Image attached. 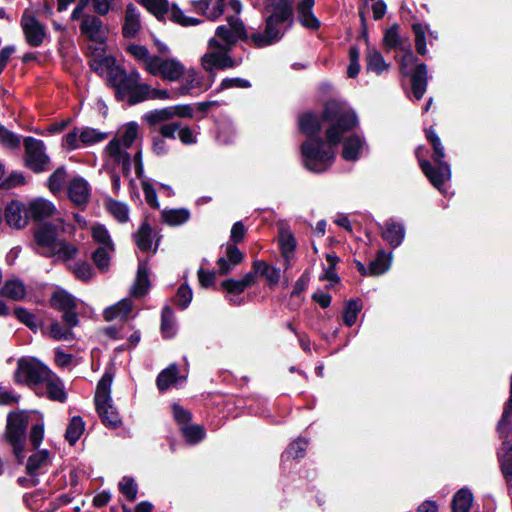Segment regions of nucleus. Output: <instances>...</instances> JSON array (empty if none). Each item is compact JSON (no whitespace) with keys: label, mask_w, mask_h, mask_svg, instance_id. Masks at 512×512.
Masks as SVG:
<instances>
[{"label":"nucleus","mask_w":512,"mask_h":512,"mask_svg":"<svg viewBox=\"0 0 512 512\" xmlns=\"http://www.w3.org/2000/svg\"><path fill=\"white\" fill-rule=\"evenodd\" d=\"M324 119L330 123L326 131L327 142L309 139L301 146L305 167L316 173L327 170L335 159L336 146L342 135L357 124L356 115L344 104L330 101L324 110Z\"/></svg>","instance_id":"nucleus-1"},{"label":"nucleus","mask_w":512,"mask_h":512,"mask_svg":"<svg viewBox=\"0 0 512 512\" xmlns=\"http://www.w3.org/2000/svg\"><path fill=\"white\" fill-rule=\"evenodd\" d=\"M127 51L144 71L163 81L177 82L185 74L184 64L175 57L151 54L145 46L139 44L129 45Z\"/></svg>","instance_id":"nucleus-2"},{"label":"nucleus","mask_w":512,"mask_h":512,"mask_svg":"<svg viewBox=\"0 0 512 512\" xmlns=\"http://www.w3.org/2000/svg\"><path fill=\"white\" fill-rule=\"evenodd\" d=\"M269 16L266 18L264 32L251 34V42L256 47L274 44L284 34L282 25H292L294 19V0H270L266 6Z\"/></svg>","instance_id":"nucleus-3"},{"label":"nucleus","mask_w":512,"mask_h":512,"mask_svg":"<svg viewBox=\"0 0 512 512\" xmlns=\"http://www.w3.org/2000/svg\"><path fill=\"white\" fill-rule=\"evenodd\" d=\"M63 231L64 226L61 220H56L54 224H43L36 230L34 237L42 254L56 257L61 261H67L76 255V247L60 238V233Z\"/></svg>","instance_id":"nucleus-4"},{"label":"nucleus","mask_w":512,"mask_h":512,"mask_svg":"<svg viewBox=\"0 0 512 512\" xmlns=\"http://www.w3.org/2000/svg\"><path fill=\"white\" fill-rule=\"evenodd\" d=\"M139 137V125L136 122H129L122 125L114 138L105 148L106 153L118 164L122 165L125 176L129 174L131 167V156L127 152Z\"/></svg>","instance_id":"nucleus-5"},{"label":"nucleus","mask_w":512,"mask_h":512,"mask_svg":"<svg viewBox=\"0 0 512 512\" xmlns=\"http://www.w3.org/2000/svg\"><path fill=\"white\" fill-rule=\"evenodd\" d=\"M427 138L433 146V160L438 167L435 169L427 160H421L420 167L433 186L442 191V186L451 177L450 166L443 160L445 157L444 147L442 146L439 137L432 129L427 131Z\"/></svg>","instance_id":"nucleus-6"},{"label":"nucleus","mask_w":512,"mask_h":512,"mask_svg":"<svg viewBox=\"0 0 512 512\" xmlns=\"http://www.w3.org/2000/svg\"><path fill=\"white\" fill-rule=\"evenodd\" d=\"M113 376L106 372L97 384L95 391V405L102 422L111 428H116L121 424V419L116 408L113 406L111 398V385Z\"/></svg>","instance_id":"nucleus-7"},{"label":"nucleus","mask_w":512,"mask_h":512,"mask_svg":"<svg viewBox=\"0 0 512 512\" xmlns=\"http://www.w3.org/2000/svg\"><path fill=\"white\" fill-rule=\"evenodd\" d=\"M106 75L108 82L116 89L117 98L125 100L130 104L136 87L141 80L140 73L134 70L127 74L125 70L115 63Z\"/></svg>","instance_id":"nucleus-8"},{"label":"nucleus","mask_w":512,"mask_h":512,"mask_svg":"<svg viewBox=\"0 0 512 512\" xmlns=\"http://www.w3.org/2000/svg\"><path fill=\"white\" fill-rule=\"evenodd\" d=\"M50 371L51 370L38 359L23 357L17 362L15 380L18 383L35 387L41 384L45 378L49 377Z\"/></svg>","instance_id":"nucleus-9"},{"label":"nucleus","mask_w":512,"mask_h":512,"mask_svg":"<svg viewBox=\"0 0 512 512\" xmlns=\"http://www.w3.org/2000/svg\"><path fill=\"white\" fill-rule=\"evenodd\" d=\"M143 6L161 20H171L182 26H194L200 23V20L185 16L176 6H169L166 0H140Z\"/></svg>","instance_id":"nucleus-10"},{"label":"nucleus","mask_w":512,"mask_h":512,"mask_svg":"<svg viewBox=\"0 0 512 512\" xmlns=\"http://www.w3.org/2000/svg\"><path fill=\"white\" fill-rule=\"evenodd\" d=\"M208 51L201 57V65L207 72L215 69L233 68L237 65L229 55V48L223 46L216 38H211L208 42Z\"/></svg>","instance_id":"nucleus-11"},{"label":"nucleus","mask_w":512,"mask_h":512,"mask_svg":"<svg viewBox=\"0 0 512 512\" xmlns=\"http://www.w3.org/2000/svg\"><path fill=\"white\" fill-rule=\"evenodd\" d=\"M27 424V417L22 412H14L8 415L6 438L13 446L14 453L20 461L22 460Z\"/></svg>","instance_id":"nucleus-12"},{"label":"nucleus","mask_w":512,"mask_h":512,"mask_svg":"<svg viewBox=\"0 0 512 512\" xmlns=\"http://www.w3.org/2000/svg\"><path fill=\"white\" fill-rule=\"evenodd\" d=\"M108 137L105 132L90 127L74 128L67 133L63 140V146L69 150H75L82 145L90 146L102 142Z\"/></svg>","instance_id":"nucleus-13"},{"label":"nucleus","mask_w":512,"mask_h":512,"mask_svg":"<svg viewBox=\"0 0 512 512\" xmlns=\"http://www.w3.org/2000/svg\"><path fill=\"white\" fill-rule=\"evenodd\" d=\"M63 323L52 321L45 329V334L56 341H70L75 338L73 328L79 325L75 311H66L62 315Z\"/></svg>","instance_id":"nucleus-14"},{"label":"nucleus","mask_w":512,"mask_h":512,"mask_svg":"<svg viewBox=\"0 0 512 512\" xmlns=\"http://www.w3.org/2000/svg\"><path fill=\"white\" fill-rule=\"evenodd\" d=\"M224 42L223 46L231 48L239 39H245L251 42V36L248 37L245 25L237 16H228L226 24L220 25L216 29V39Z\"/></svg>","instance_id":"nucleus-15"},{"label":"nucleus","mask_w":512,"mask_h":512,"mask_svg":"<svg viewBox=\"0 0 512 512\" xmlns=\"http://www.w3.org/2000/svg\"><path fill=\"white\" fill-rule=\"evenodd\" d=\"M26 165L35 172H41L47 168L49 157L45 153V145L41 140L33 137L24 139Z\"/></svg>","instance_id":"nucleus-16"},{"label":"nucleus","mask_w":512,"mask_h":512,"mask_svg":"<svg viewBox=\"0 0 512 512\" xmlns=\"http://www.w3.org/2000/svg\"><path fill=\"white\" fill-rule=\"evenodd\" d=\"M21 27L27 43L32 47L40 46L46 37L44 26L32 15L25 11L21 18Z\"/></svg>","instance_id":"nucleus-17"},{"label":"nucleus","mask_w":512,"mask_h":512,"mask_svg":"<svg viewBox=\"0 0 512 512\" xmlns=\"http://www.w3.org/2000/svg\"><path fill=\"white\" fill-rule=\"evenodd\" d=\"M177 97L179 96L175 95V89L172 92H170L167 89L153 88L151 87V85L140 81L138 86L136 87L130 105L142 102L147 99L167 100L175 99Z\"/></svg>","instance_id":"nucleus-18"},{"label":"nucleus","mask_w":512,"mask_h":512,"mask_svg":"<svg viewBox=\"0 0 512 512\" xmlns=\"http://www.w3.org/2000/svg\"><path fill=\"white\" fill-rule=\"evenodd\" d=\"M29 219L28 205L25 206L19 201H12L5 208L6 223L15 229L26 227Z\"/></svg>","instance_id":"nucleus-19"},{"label":"nucleus","mask_w":512,"mask_h":512,"mask_svg":"<svg viewBox=\"0 0 512 512\" xmlns=\"http://www.w3.org/2000/svg\"><path fill=\"white\" fill-rule=\"evenodd\" d=\"M315 0H300L296 5L297 19L300 24L310 30H317L320 27V21L313 14Z\"/></svg>","instance_id":"nucleus-20"},{"label":"nucleus","mask_w":512,"mask_h":512,"mask_svg":"<svg viewBox=\"0 0 512 512\" xmlns=\"http://www.w3.org/2000/svg\"><path fill=\"white\" fill-rule=\"evenodd\" d=\"M244 258L243 253L234 245L227 244L225 248V256L220 257L217 261L220 275L230 273L235 266L240 264Z\"/></svg>","instance_id":"nucleus-21"},{"label":"nucleus","mask_w":512,"mask_h":512,"mask_svg":"<svg viewBox=\"0 0 512 512\" xmlns=\"http://www.w3.org/2000/svg\"><path fill=\"white\" fill-rule=\"evenodd\" d=\"M50 465L51 457L49 452L47 450H39L28 458L26 471L30 476L35 477L46 471Z\"/></svg>","instance_id":"nucleus-22"},{"label":"nucleus","mask_w":512,"mask_h":512,"mask_svg":"<svg viewBox=\"0 0 512 512\" xmlns=\"http://www.w3.org/2000/svg\"><path fill=\"white\" fill-rule=\"evenodd\" d=\"M29 218L40 221L55 214V206L48 200L36 198L28 203Z\"/></svg>","instance_id":"nucleus-23"},{"label":"nucleus","mask_w":512,"mask_h":512,"mask_svg":"<svg viewBox=\"0 0 512 512\" xmlns=\"http://www.w3.org/2000/svg\"><path fill=\"white\" fill-rule=\"evenodd\" d=\"M80 30L83 35L93 41L102 42V21L94 15H85L82 19Z\"/></svg>","instance_id":"nucleus-24"},{"label":"nucleus","mask_w":512,"mask_h":512,"mask_svg":"<svg viewBox=\"0 0 512 512\" xmlns=\"http://www.w3.org/2000/svg\"><path fill=\"white\" fill-rule=\"evenodd\" d=\"M225 0H201L194 3L197 12L210 20L218 19L224 12Z\"/></svg>","instance_id":"nucleus-25"},{"label":"nucleus","mask_w":512,"mask_h":512,"mask_svg":"<svg viewBox=\"0 0 512 512\" xmlns=\"http://www.w3.org/2000/svg\"><path fill=\"white\" fill-rule=\"evenodd\" d=\"M132 302L130 299H123L117 304L106 308L103 312V316L106 321H124L129 318L132 311Z\"/></svg>","instance_id":"nucleus-26"},{"label":"nucleus","mask_w":512,"mask_h":512,"mask_svg":"<svg viewBox=\"0 0 512 512\" xmlns=\"http://www.w3.org/2000/svg\"><path fill=\"white\" fill-rule=\"evenodd\" d=\"M69 198L77 205L85 204L90 195L88 183L82 178L73 179L68 187Z\"/></svg>","instance_id":"nucleus-27"},{"label":"nucleus","mask_w":512,"mask_h":512,"mask_svg":"<svg viewBox=\"0 0 512 512\" xmlns=\"http://www.w3.org/2000/svg\"><path fill=\"white\" fill-rule=\"evenodd\" d=\"M122 30L127 38L135 37L141 30L140 14L133 5L126 8Z\"/></svg>","instance_id":"nucleus-28"},{"label":"nucleus","mask_w":512,"mask_h":512,"mask_svg":"<svg viewBox=\"0 0 512 512\" xmlns=\"http://www.w3.org/2000/svg\"><path fill=\"white\" fill-rule=\"evenodd\" d=\"M42 384H45L47 395L51 400L59 402L66 400L67 395L64 390L63 382L52 371L49 372V377L45 378Z\"/></svg>","instance_id":"nucleus-29"},{"label":"nucleus","mask_w":512,"mask_h":512,"mask_svg":"<svg viewBox=\"0 0 512 512\" xmlns=\"http://www.w3.org/2000/svg\"><path fill=\"white\" fill-rule=\"evenodd\" d=\"M412 92L416 99H420L427 87V67L424 64H418L411 76Z\"/></svg>","instance_id":"nucleus-30"},{"label":"nucleus","mask_w":512,"mask_h":512,"mask_svg":"<svg viewBox=\"0 0 512 512\" xmlns=\"http://www.w3.org/2000/svg\"><path fill=\"white\" fill-rule=\"evenodd\" d=\"M50 301L53 308L63 313L66 311H75L77 307L75 298L64 290L55 291Z\"/></svg>","instance_id":"nucleus-31"},{"label":"nucleus","mask_w":512,"mask_h":512,"mask_svg":"<svg viewBox=\"0 0 512 512\" xmlns=\"http://www.w3.org/2000/svg\"><path fill=\"white\" fill-rule=\"evenodd\" d=\"M150 287L148 268L146 263H140L136 275V280L131 288V294L134 297L144 296Z\"/></svg>","instance_id":"nucleus-32"},{"label":"nucleus","mask_w":512,"mask_h":512,"mask_svg":"<svg viewBox=\"0 0 512 512\" xmlns=\"http://www.w3.org/2000/svg\"><path fill=\"white\" fill-rule=\"evenodd\" d=\"M279 245L282 256L285 259L286 268L290 266V260L296 246V241L292 233L287 229H281L279 233Z\"/></svg>","instance_id":"nucleus-33"},{"label":"nucleus","mask_w":512,"mask_h":512,"mask_svg":"<svg viewBox=\"0 0 512 512\" xmlns=\"http://www.w3.org/2000/svg\"><path fill=\"white\" fill-rule=\"evenodd\" d=\"M137 247L142 251H150L153 247L154 234L152 227L143 223L134 235Z\"/></svg>","instance_id":"nucleus-34"},{"label":"nucleus","mask_w":512,"mask_h":512,"mask_svg":"<svg viewBox=\"0 0 512 512\" xmlns=\"http://www.w3.org/2000/svg\"><path fill=\"white\" fill-rule=\"evenodd\" d=\"M366 68L376 74H381L389 68V64L385 62L378 50L369 48L366 53Z\"/></svg>","instance_id":"nucleus-35"},{"label":"nucleus","mask_w":512,"mask_h":512,"mask_svg":"<svg viewBox=\"0 0 512 512\" xmlns=\"http://www.w3.org/2000/svg\"><path fill=\"white\" fill-rule=\"evenodd\" d=\"M161 218L164 223L170 226H178L189 220L190 212L185 208L163 210Z\"/></svg>","instance_id":"nucleus-36"},{"label":"nucleus","mask_w":512,"mask_h":512,"mask_svg":"<svg viewBox=\"0 0 512 512\" xmlns=\"http://www.w3.org/2000/svg\"><path fill=\"white\" fill-rule=\"evenodd\" d=\"M198 88H203L202 79L194 70H189L185 81L175 88V95L179 97L188 95L192 90Z\"/></svg>","instance_id":"nucleus-37"},{"label":"nucleus","mask_w":512,"mask_h":512,"mask_svg":"<svg viewBox=\"0 0 512 512\" xmlns=\"http://www.w3.org/2000/svg\"><path fill=\"white\" fill-rule=\"evenodd\" d=\"M383 238L392 246H398L404 238V228L401 224L394 221H388L383 230Z\"/></svg>","instance_id":"nucleus-38"},{"label":"nucleus","mask_w":512,"mask_h":512,"mask_svg":"<svg viewBox=\"0 0 512 512\" xmlns=\"http://www.w3.org/2000/svg\"><path fill=\"white\" fill-rule=\"evenodd\" d=\"M2 296L12 300H22L26 294L24 284L17 280L11 279L6 281L3 288L1 289Z\"/></svg>","instance_id":"nucleus-39"},{"label":"nucleus","mask_w":512,"mask_h":512,"mask_svg":"<svg viewBox=\"0 0 512 512\" xmlns=\"http://www.w3.org/2000/svg\"><path fill=\"white\" fill-rule=\"evenodd\" d=\"M473 501L472 493L467 489L459 490L452 502L453 512H468Z\"/></svg>","instance_id":"nucleus-40"},{"label":"nucleus","mask_w":512,"mask_h":512,"mask_svg":"<svg viewBox=\"0 0 512 512\" xmlns=\"http://www.w3.org/2000/svg\"><path fill=\"white\" fill-rule=\"evenodd\" d=\"M363 147V142L359 137L353 136L345 140L342 157L348 161H354L358 158L359 152Z\"/></svg>","instance_id":"nucleus-41"},{"label":"nucleus","mask_w":512,"mask_h":512,"mask_svg":"<svg viewBox=\"0 0 512 512\" xmlns=\"http://www.w3.org/2000/svg\"><path fill=\"white\" fill-rule=\"evenodd\" d=\"M84 429H85V424H84L82 418L79 416L73 417L71 419V421L67 427L66 433H65V437H66L67 441L71 445H74L79 440L81 435L83 434Z\"/></svg>","instance_id":"nucleus-42"},{"label":"nucleus","mask_w":512,"mask_h":512,"mask_svg":"<svg viewBox=\"0 0 512 512\" xmlns=\"http://www.w3.org/2000/svg\"><path fill=\"white\" fill-rule=\"evenodd\" d=\"M109 213L119 222L123 223L129 219V208L125 203L109 199L106 202Z\"/></svg>","instance_id":"nucleus-43"},{"label":"nucleus","mask_w":512,"mask_h":512,"mask_svg":"<svg viewBox=\"0 0 512 512\" xmlns=\"http://www.w3.org/2000/svg\"><path fill=\"white\" fill-rule=\"evenodd\" d=\"M301 131L306 135H314L321 129L319 119L310 113L304 114L299 120Z\"/></svg>","instance_id":"nucleus-44"},{"label":"nucleus","mask_w":512,"mask_h":512,"mask_svg":"<svg viewBox=\"0 0 512 512\" xmlns=\"http://www.w3.org/2000/svg\"><path fill=\"white\" fill-rule=\"evenodd\" d=\"M21 144V137L0 125V145L6 149H18Z\"/></svg>","instance_id":"nucleus-45"},{"label":"nucleus","mask_w":512,"mask_h":512,"mask_svg":"<svg viewBox=\"0 0 512 512\" xmlns=\"http://www.w3.org/2000/svg\"><path fill=\"white\" fill-rule=\"evenodd\" d=\"M91 233L95 242L101 244L102 247H107L110 251H113V243L111 241L110 234L104 225H93L91 228Z\"/></svg>","instance_id":"nucleus-46"},{"label":"nucleus","mask_w":512,"mask_h":512,"mask_svg":"<svg viewBox=\"0 0 512 512\" xmlns=\"http://www.w3.org/2000/svg\"><path fill=\"white\" fill-rule=\"evenodd\" d=\"M177 381V367L169 366L163 370L157 378V386L159 390L164 391Z\"/></svg>","instance_id":"nucleus-47"},{"label":"nucleus","mask_w":512,"mask_h":512,"mask_svg":"<svg viewBox=\"0 0 512 512\" xmlns=\"http://www.w3.org/2000/svg\"><path fill=\"white\" fill-rule=\"evenodd\" d=\"M390 263V258L383 252H379L369 265V274L374 276L383 274L389 269Z\"/></svg>","instance_id":"nucleus-48"},{"label":"nucleus","mask_w":512,"mask_h":512,"mask_svg":"<svg viewBox=\"0 0 512 512\" xmlns=\"http://www.w3.org/2000/svg\"><path fill=\"white\" fill-rule=\"evenodd\" d=\"M115 62V58L112 56H100L90 61V67L98 74L104 75L108 73Z\"/></svg>","instance_id":"nucleus-49"},{"label":"nucleus","mask_w":512,"mask_h":512,"mask_svg":"<svg viewBox=\"0 0 512 512\" xmlns=\"http://www.w3.org/2000/svg\"><path fill=\"white\" fill-rule=\"evenodd\" d=\"M161 331L166 338H171L175 334L173 312L169 307H165L162 311Z\"/></svg>","instance_id":"nucleus-50"},{"label":"nucleus","mask_w":512,"mask_h":512,"mask_svg":"<svg viewBox=\"0 0 512 512\" xmlns=\"http://www.w3.org/2000/svg\"><path fill=\"white\" fill-rule=\"evenodd\" d=\"M173 119L171 107L153 110L145 115V120L150 125Z\"/></svg>","instance_id":"nucleus-51"},{"label":"nucleus","mask_w":512,"mask_h":512,"mask_svg":"<svg viewBox=\"0 0 512 512\" xmlns=\"http://www.w3.org/2000/svg\"><path fill=\"white\" fill-rule=\"evenodd\" d=\"M412 29L415 35V45L417 52L421 55H425L427 53L425 41V34L427 29L420 23L413 24Z\"/></svg>","instance_id":"nucleus-52"},{"label":"nucleus","mask_w":512,"mask_h":512,"mask_svg":"<svg viewBox=\"0 0 512 512\" xmlns=\"http://www.w3.org/2000/svg\"><path fill=\"white\" fill-rule=\"evenodd\" d=\"M360 309V304L355 300H349L346 303L343 320L347 326H352L356 322Z\"/></svg>","instance_id":"nucleus-53"},{"label":"nucleus","mask_w":512,"mask_h":512,"mask_svg":"<svg viewBox=\"0 0 512 512\" xmlns=\"http://www.w3.org/2000/svg\"><path fill=\"white\" fill-rule=\"evenodd\" d=\"M119 489L130 501H134L137 495V484L130 477H124L119 483Z\"/></svg>","instance_id":"nucleus-54"},{"label":"nucleus","mask_w":512,"mask_h":512,"mask_svg":"<svg viewBox=\"0 0 512 512\" xmlns=\"http://www.w3.org/2000/svg\"><path fill=\"white\" fill-rule=\"evenodd\" d=\"M184 437L188 442L195 443L204 437V430L198 425H185L182 427Z\"/></svg>","instance_id":"nucleus-55"},{"label":"nucleus","mask_w":512,"mask_h":512,"mask_svg":"<svg viewBox=\"0 0 512 512\" xmlns=\"http://www.w3.org/2000/svg\"><path fill=\"white\" fill-rule=\"evenodd\" d=\"M66 181V171L64 168H58L49 178V189L52 192L59 191Z\"/></svg>","instance_id":"nucleus-56"},{"label":"nucleus","mask_w":512,"mask_h":512,"mask_svg":"<svg viewBox=\"0 0 512 512\" xmlns=\"http://www.w3.org/2000/svg\"><path fill=\"white\" fill-rule=\"evenodd\" d=\"M109 248L99 247L93 254V260L100 270H106L109 265Z\"/></svg>","instance_id":"nucleus-57"},{"label":"nucleus","mask_w":512,"mask_h":512,"mask_svg":"<svg viewBox=\"0 0 512 512\" xmlns=\"http://www.w3.org/2000/svg\"><path fill=\"white\" fill-rule=\"evenodd\" d=\"M72 271L76 278L82 281H89L93 277L92 268L87 263H75L72 267Z\"/></svg>","instance_id":"nucleus-58"},{"label":"nucleus","mask_w":512,"mask_h":512,"mask_svg":"<svg viewBox=\"0 0 512 512\" xmlns=\"http://www.w3.org/2000/svg\"><path fill=\"white\" fill-rule=\"evenodd\" d=\"M192 300V291L188 286L179 287L176 294V302L181 308H186Z\"/></svg>","instance_id":"nucleus-59"},{"label":"nucleus","mask_w":512,"mask_h":512,"mask_svg":"<svg viewBox=\"0 0 512 512\" xmlns=\"http://www.w3.org/2000/svg\"><path fill=\"white\" fill-rule=\"evenodd\" d=\"M142 189L147 203L153 208H158L159 203L157 200L156 191L153 186L147 181H142Z\"/></svg>","instance_id":"nucleus-60"},{"label":"nucleus","mask_w":512,"mask_h":512,"mask_svg":"<svg viewBox=\"0 0 512 512\" xmlns=\"http://www.w3.org/2000/svg\"><path fill=\"white\" fill-rule=\"evenodd\" d=\"M15 315L21 322L26 324L31 329H35L37 327L36 318L29 311H27L23 308H16Z\"/></svg>","instance_id":"nucleus-61"},{"label":"nucleus","mask_w":512,"mask_h":512,"mask_svg":"<svg viewBox=\"0 0 512 512\" xmlns=\"http://www.w3.org/2000/svg\"><path fill=\"white\" fill-rule=\"evenodd\" d=\"M307 447V442L304 439H298L293 442L287 450V455L292 458H300Z\"/></svg>","instance_id":"nucleus-62"},{"label":"nucleus","mask_w":512,"mask_h":512,"mask_svg":"<svg viewBox=\"0 0 512 512\" xmlns=\"http://www.w3.org/2000/svg\"><path fill=\"white\" fill-rule=\"evenodd\" d=\"M398 44H399L398 26L394 25L386 31L385 36H384V45L387 48H394V47H397Z\"/></svg>","instance_id":"nucleus-63"},{"label":"nucleus","mask_w":512,"mask_h":512,"mask_svg":"<svg viewBox=\"0 0 512 512\" xmlns=\"http://www.w3.org/2000/svg\"><path fill=\"white\" fill-rule=\"evenodd\" d=\"M44 437V427L42 424H36L32 427L30 432V441L32 445L37 448L40 446Z\"/></svg>","instance_id":"nucleus-64"}]
</instances>
